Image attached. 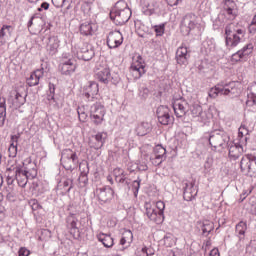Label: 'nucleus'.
Here are the masks:
<instances>
[{"label": "nucleus", "mask_w": 256, "mask_h": 256, "mask_svg": "<svg viewBox=\"0 0 256 256\" xmlns=\"http://www.w3.org/2000/svg\"><path fill=\"white\" fill-rule=\"evenodd\" d=\"M224 35L226 47H231L233 49L245 39L247 32L245 31V28L239 25V23L231 22L225 26Z\"/></svg>", "instance_id": "f257e3e1"}, {"label": "nucleus", "mask_w": 256, "mask_h": 256, "mask_svg": "<svg viewBox=\"0 0 256 256\" xmlns=\"http://www.w3.org/2000/svg\"><path fill=\"white\" fill-rule=\"evenodd\" d=\"M109 15L114 24L121 26L125 25V23L131 19L133 12L131 11V8H129L127 2L119 0L115 3V6L111 9Z\"/></svg>", "instance_id": "f03ea898"}, {"label": "nucleus", "mask_w": 256, "mask_h": 256, "mask_svg": "<svg viewBox=\"0 0 256 256\" xmlns=\"http://www.w3.org/2000/svg\"><path fill=\"white\" fill-rule=\"evenodd\" d=\"M208 141L212 149L223 151V149H227V145L231 141V136L225 130H213L209 134Z\"/></svg>", "instance_id": "7ed1b4c3"}, {"label": "nucleus", "mask_w": 256, "mask_h": 256, "mask_svg": "<svg viewBox=\"0 0 256 256\" xmlns=\"http://www.w3.org/2000/svg\"><path fill=\"white\" fill-rule=\"evenodd\" d=\"M95 79L103 85H109L110 83H112V85H117L119 84V81H121L119 75H111V69H109L107 66L96 67Z\"/></svg>", "instance_id": "20e7f679"}, {"label": "nucleus", "mask_w": 256, "mask_h": 256, "mask_svg": "<svg viewBox=\"0 0 256 256\" xmlns=\"http://www.w3.org/2000/svg\"><path fill=\"white\" fill-rule=\"evenodd\" d=\"M240 171L247 177H256V156L245 154L239 163Z\"/></svg>", "instance_id": "39448f33"}, {"label": "nucleus", "mask_w": 256, "mask_h": 256, "mask_svg": "<svg viewBox=\"0 0 256 256\" xmlns=\"http://www.w3.org/2000/svg\"><path fill=\"white\" fill-rule=\"evenodd\" d=\"M222 12L228 21H235L239 15V8L234 0L222 1Z\"/></svg>", "instance_id": "423d86ee"}, {"label": "nucleus", "mask_w": 256, "mask_h": 256, "mask_svg": "<svg viewBox=\"0 0 256 256\" xmlns=\"http://www.w3.org/2000/svg\"><path fill=\"white\" fill-rule=\"evenodd\" d=\"M105 113V106L100 102H96L90 107V119L94 125H101L105 121Z\"/></svg>", "instance_id": "0eeeda50"}, {"label": "nucleus", "mask_w": 256, "mask_h": 256, "mask_svg": "<svg viewBox=\"0 0 256 256\" xmlns=\"http://www.w3.org/2000/svg\"><path fill=\"white\" fill-rule=\"evenodd\" d=\"M62 58V63L59 65L60 73L62 75L71 76V74L75 73V70L77 69L75 58L69 54H63Z\"/></svg>", "instance_id": "6e6552de"}, {"label": "nucleus", "mask_w": 256, "mask_h": 256, "mask_svg": "<svg viewBox=\"0 0 256 256\" xmlns=\"http://www.w3.org/2000/svg\"><path fill=\"white\" fill-rule=\"evenodd\" d=\"M96 195L100 205H105V203H111L115 191L110 186H103L96 189Z\"/></svg>", "instance_id": "1a4fd4ad"}, {"label": "nucleus", "mask_w": 256, "mask_h": 256, "mask_svg": "<svg viewBox=\"0 0 256 256\" xmlns=\"http://www.w3.org/2000/svg\"><path fill=\"white\" fill-rule=\"evenodd\" d=\"M156 115L160 125H171L173 117L171 116V109L168 106L161 105L156 110Z\"/></svg>", "instance_id": "9d476101"}, {"label": "nucleus", "mask_w": 256, "mask_h": 256, "mask_svg": "<svg viewBox=\"0 0 256 256\" xmlns=\"http://www.w3.org/2000/svg\"><path fill=\"white\" fill-rule=\"evenodd\" d=\"M239 82L231 81V82H220V87L222 89V95L225 97H237L239 95Z\"/></svg>", "instance_id": "9b49d317"}, {"label": "nucleus", "mask_w": 256, "mask_h": 256, "mask_svg": "<svg viewBox=\"0 0 256 256\" xmlns=\"http://www.w3.org/2000/svg\"><path fill=\"white\" fill-rule=\"evenodd\" d=\"M98 93L99 84L95 81H89L82 88V95L86 101H93Z\"/></svg>", "instance_id": "f8f14e48"}, {"label": "nucleus", "mask_w": 256, "mask_h": 256, "mask_svg": "<svg viewBox=\"0 0 256 256\" xmlns=\"http://www.w3.org/2000/svg\"><path fill=\"white\" fill-rule=\"evenodd\" d=\"M106 43L109 49H117L123 45V34L119 30L109 32Z\"/></svg>", "instance_id": "ddd939ff"}, {"label": "nucleus", "mask_w": 256, "mask_h": 256, "mask_svg": "<svg viewBox=\"0 0 256 256\" xmlns=\"http://www.w3.org/2000/svg\"><path fill=\"white\" fill-rule=\"evenodd\" d=\"M195 27H197V15L193 13L186 14L181 22V29L189 35Z\"/></svg>", "instance_id": "4468645a"}, {"label": "nucleus", "mask_w": 256, "mask_h": 256, "mask_svg": "<svg viewBox=\"0 0 256 256\" xmlns=\"http://www.w3.org/2000/svg\"><path fill=\"white\" fill-rule=\"evenodd\" d=\"M29 167H25V170H23L22 166H16L15 167V179L19 185V187H26L27 182L29 181Z\"/></svg>", "instance_id": "2eb2a0df"}, {"label": "nucleus", "mask_w": 256, "mask_h": 256, "mask_svg": "<svg viewBox=\"0 0 256 256\" xmlns=\"http://www.w3.org/2000/svg\"><path fill=\"white\" fill-rule=\"evenodd\" d=\"M226 149H228V157L231 161H237V159L243 155L244 151L243 145L233 141L228 142Z\"/></svg>", "instance_id": "dca6fc26"}, {"label": "nucleus", "mask_w": 256, "mask_h": 256, "mask_svg": "<svg viewBox=\"0 0 256 256\" xmlns=\"http://www.w3.org/2000/svg\"><path fill=\"white\" fill-rule=\"evenodd\" d=\"M197 187L195 182H183V199L184 201H193L197 197Z\"/></svg>", "instance_id": "f3484780"}, {"label": "nucleus", "mask_w": 256, "mask_h": 256, "mask_svg": "<svg viewBox=\"0 0 256 256\" xmlns=\"http://www.w3.org/2000/svg\"><path fill=\"white\" fill-rule=\"evenodd\" d=\"M47 69V62L41 64V69L34 71L30 77L27 79L26 83L29 87H37L41 77H43V71Z\"/></svg>", "instance_id": "a211bd4d"}, {"label": "nucleus", "mask_w": 256, "mask_h": 256, "mask_svg": "<svg viewBox=\"0 0 256 256\" xmlns=\"http://www.w3.org/2000/svg\"><path fill=\"white\" fill-rule=\"evenodd\" d=\"M253 53V45L251 43L245 45L242 49L238 50L236 53L232 54V63H239L243 57H249Z\"/></svg>", "instance_id": "6ab92c4d"}, {"label": "nucleus", "mask_w": 256, "mask_h": 256, "mask_svg": "<svg viewBox=\"0 0 256 256\" xmlns=\"http://www.w3.org/2000/svg\"><path fill=\"white\" fill-rule=\"evenodd\" d=\"M95 57V48L91 45L82 47L77 51V59L81 61H91Z\"/></svg>", "instance_id": "aec40b11"}, {"label": "nucleus", "mask_w": 256, "mask_h": 256, "mask_svg": "<svg viewBox=\"0 0 256 256\" xmlns=\"http://www.w3.org/2000/svg\"><path fill=\"white\" fill-rule=\"evenodd\" d=\"M173 109L176 117H185V115H187V112L189 111V103H187V101L185 100L176 101L173 104Z\"/></svg>", "instance_id": "412c9836"}, {"label": "nucleus", "mask_w": 256, "mask_h": 256, "mask_svg": "<svg viewBox=\"0 0 256 256\" xmlns=\"http://www.w3.org/2000/svg\"><path fill=\"white\" fill-rule=\"evenodd\" d=\"M189 50L187 47L180 46L176 51V61L178 65H189Z\"/></svg>", "instance_id": "4be33fe9"}, {"label": "nucleus", "mask_w": 256, "mask_h": 256, "mask_svg": "<svg viewBox=\"0 0 256 256\" xmlns=\"http://www.w3.org/2000/svg\"><path fill=\"white\" fill-rule=\"evenodd\" d=\"M146 215L150 221L156 223V225H161L165 221V214H162L154 208H146Z\"/></svg>", "instance_id": "5701e85b"}, {"label": "nucleus", "mask_w": 256, "mask_h": 256, "mask_svg": "<svg viewBox=\"0 0 256 256\" xmlns=\"http://www.w3.org/2000/svg\"><path fill=\"white\" fill-rule=\"evenodd\" d=\"M94 141L90 142V147L95 149L96 151H99L101 147L105 145V141L107 139V133L105 132H99L93 137Z\"/></svg>", "instance_id": "b1692460"}, {"label": "nucleus", "mask_w": 256, "mask_h": 256, "mask_svg": "<svg viewBox=\"0 0 256 256\" xmlns=\"http://www.w3.org/2000/svg\"><path fill=\"white\" fill-rule=\"evenodd\" d=\"M58 191H61L63 195H67V193L71 192V189L75 187V184L73 183L72 178H63L59 183H58Z\"/></svg>", "instance_id": "393cba45"}, {"label": "nucleus", "mask_w": 256, "mask_h": 256, "mask_svg": "<svg viewBox=\"0 0 256 256\" xmlns=\"http://www.w3.org/2000/svg\"><path fill=\"white\" fill-rule=\"evenodd\" d=\"M59 37L57 36H50L48 38V43H47V52L49 55L53 57V55H57L59 51Z\"/></svg>", "instance_id": "a878e982"}, {"label": "nucleus", "mask_w": 256, "mask_h": 256, "mask_svg": "<svg viewBox=\"0 0 256 256\" xmlns=\"http://www.w3.org/2000/svg\"><path fill=\"white\" fill-rule=\"evenodd\" d=\"M61 165L66 171H75V169L79 167V156H74L73 158L62 160Z\"/></svg>", "instance_id": "bb28decb"}, {"label": "nucleus", "mask_w": 256, "mask_h": 256, "mask_svg": "<svg viewBox=\"0 0 256 256\" xmlns=\"http://www.w3.org/2000/svg\"><path fill=\"white\" fill-rule=\"evenodd\" d=\"M97 239L106 249H111L113 245H115V241L113 240V237H111V234H105L100 233L97 235Z\"/></svg>", "instance_id": "cd10ccee"}, {"label": "nucleus", "mask_w": 256, "mask_h": 256, "mask_svg": "<svg viewBox=\"0 0 256 256\" xmlns=\"http://www.w3.org/2000/svg\"><path fill=\"white\" fill-rule=\"evenodd\" d=\"M23 171H25V167H28L29 171H28V175L30 177L35 178L37 177V164H35V162H33V160H31V157L26 158L23 162Z\"/></svg>", "instance_id": "c85d7f7f"}, {"label": "nucleus", "mask_w": 256, "mask_h": 256, "mask_svg": "<svg viewBox=\"0 0 256 256\" xmlns=\"http://www.w3.org/2000/svg\"><path fill=\"white\" fill-rule=\"evenodd\" d=\"M130 69L135 75V79H141L145 73H147V70H145V65L141 64V62H138L137 64H132L130 66Z\"/></svg>", "instance_id": "c756f323"}, {"label": "nucleus", "mask_w": 256, "mask_h": 256, "mask_svg": "<svg viewBox=\"0 0 256 256\" xmlns=\"http://www.w3.org/2000/svg\"><path fill=\"white\" fill-rule=\"evenodd\" d=\"M95 27V24L91 22H84L80 25L79 31L81 35H84L85 37H89L95 33V30L93 29Z\"/></svg>", "instance_id": "7c9ffc66"}, {"label": "nucleus", "mask_w": 256, "mask_h": 256, "mask_svg": "<svg viewBox=\"0 0 256 256\" xmlns=\"http://www.w3.org/2000/svg\"><path fill=\"white\" fill-rule=\"evenodd\" d=\"M5 119H7V100L5 97H0V127L5 125Z\"/></svg>", "instance_id": "2f4dec72"}, {"label": "nucleus", "mask_w": 256, "mask_h": 256, "mask_svg": "<svg viewBox=\"0 0 256 256\" xmlns=\"http://www.w3.org/2000/svg\"><path fill=\"white\" fill-rule=\"evenodd\" d=\"M151 124L149 122H142L136 128V133L139 137H145L148 133H151Z\"/></svg>", "instance_id": "473e14b6"}, {"label": "nucleus", "mask_w": 256, "mask_h": 256, "mask_svg": "<svg viewBox=\"0 0 256 256\" xmlns=\"http://www.w3.org/2000/svg\"><path fill=\"white\" fill-rule=\"evenodd\" d=\"M133 243V232L131 230L125 229L122 233V237L120 239V245H126L129 247Z\"/></svg>", "instance_id": "72a5a7b5"}, {"label": "nucleus", "mask_w": 256, "mask_h": 256, "mask_svg": "<svg viewBox=\"0 0 256 256\" xmlns=\"http://www.w3.org/2000/svg\"><path fill=\"white\" fill-rule=\"evenodd\" d=\"M247 232V222L240 221L235 228V233L239 238V241L245 239V233Z\"/></svg>", "instance_id": "f704fd0d"}, {"label": "nucleus", "mask_w": 256, "mask_h": 256, "mask_svg": "<svg viewBox=\"0 0 256 256\" xmlns=\"http://www.w3.org/2000/svg\"><path fill=\"white\" fill-rule=\"evenodd\" d=\"M19 142V136L18 135H12L11 136V143L8 148L9 157H17V143Z\"/></svg>", "instance_id": "c9c22d12"}, {"label": "nucleus", "mask_w": 256, "mask_h": 256, "mask_svg": "<svg viewBox=\"0 0 256 256\" xmlns=\"http://www.w3.org/2000/svg\"><path fill=\"white\" fill-rule=\"evenodd\" d=\"M189 111L191 112L192 117H200L201 119H205V113L201 105L193 104L189 106Z\"/></svg>", "instance_id": "e433bc0d"}, {"label": "nucleus", "mask_w": 256, "mask_h": 256, "mask_svg": "<svg viewBox=\"0 0 256 256\" xmlns=\"http://www.w3.org/2000/svg\"><path fill=\"white\" fill-rule=\"evenodd\" d=\"M154 155L156 160L161 159L165 161V159H167V150L161 144H158L154 148Z\"/></svg>", "instance_id": "4c0bfd02"}, {"label": "nucleus", "mask_w": 256, "mask_h": 256, "mask_svg": "<svg viewBox=\"0 0 256 256\" xmlns=\"http://www.w3.org/2000/svg\"><path fill=\"white\" fill-rule=\"evenodd\" d=\"M11 35L13 33V26L3 25L0 29V45H5V35Z\"/></svg>", "instance_id": "58836bf2"}, {"label": "nucleus", "mask_w": 256, "mask_h": 256, "mask_svg": "<svg viewBox=\"0 0 256 256\" xmlns=\"http://www.w3.org/2000/svg\"><path fill=\"white\" fill-rule=\"evenodd\" d=\"M26 96L27 94L23 96L21 95V93L16 92L15 98L13 99V102H12L13 107H15V109H19V107H23V105H25V102L27 101L25 99Z\"/></svg>", "instance_id": "ea45409f"}, {"label": "nucleus", "mask_w": 256, "mask_h": 256, "mask_svg": "<svg viewBox=\"0 0 256 256\" xmlns=\"http://www.w3.org/2000/svg\"><path fill=\"white\" fill-rule=\"evenodd\" d=\"M213 229H215V224H213V222L209 220L204 221L201 227L202 235H205V237H207V235H209V233H211Z\"/></svg>", "instance_id": "a19ab883"}, {"label": "nucleus", "mask_w": 256, "mask_h": 256, "mask_svg": "<svg viewBox=\"0 0 256 256\" xmlns=\"http://www.w3.org/2000/svg\"><path fill=\"white\" fill-rule=\"evenodd\" d=\"M77 221H79V219H77V216H75V214L73 213H70L66 218V224L68 229H77Z\"/></svg>", "instance_id": "79ce46f5"}, {"label": "nucleus", "mask_w": 256, "mask_h": 256, "mask_svg": "<svg viewBox=\"0 0 256 256\" xmlns=\"http://www.w3.org/2000/svg\"><path fill=\"white\" fill-rule=\"evenodd\" d=\"M208 95L211 99H216V97H219V95H223L221 84L218 83L215 85V87L211 88Z\"/></svg>", "instance_id": "37998d69"}, {"label": "nucleus", "mask_w": 256, "mask_h": 256, "mask_svg": "<svg viewBox=\"0 0 256 256\" xmlns=\"http://www.w3.org/2000/svg\"><path fill=\"white\" fill-rule=\"evenodd\" d=\"M74 157H77V152H74L71 149H64L62 150L60 161H66L67 159H73Z\"/></svg>", "instance_id": "c03bdc74"}, {"label": "nucleus", "mask_w": 256, "mask_h": 256, "mask_svg": "<svg viewBox=\"0 0 256 256\" xmlns=\"http://www.w3.org/2000/svg\"><path fill=\"white\" fill-rule=\"evenodd\" d=\"M77 113H78V119L81 121V123H85L87 121V113L85 112L84 106H78L77 107Z\"/></svg>", "instance_id": "a18cd8bd"}, {"label": "nucleus", "mask_w": 256, "mask_h": 256, "mask_svg": "<svg viewBox=\"0 0 256 256\" xmlns=\"http://www.w3.org/2000/svg\"><path fill=\"white\" fill-rule=\"evenodd\" d=\"M152 29L156 33V37H163L165 35V24L162 23L160 25H154L152 26Z\"/></svg>", "instance_id": "49530a36"}, {"label": "nucleus", "mask_w": 256, "mask_h": 256, "mask_svg": "<svg viewBox=\"0 0 256 256\" xmlns=\"http://www.w3.org/2000/svg\"><path fill=\"white\" fill-rule=\"evenodd\" d=\"M48 87L47 99L48 101H53V103H55V84L49 83Z\"/></svg>", "instance_id": "de8ad7c7"}, {"label": "nucleus", "mask_w": 256, "mask_h": 256, "mask_svg": "<svg viewBox=\"0 0 256 256\" xmlns=\"http://www.w3.org/2000/svg\"><path fill=\"white\" fill-rule=\"evenodd\" d=\"M253 189H255V187L253 186L244 189L243 192L240 194L239 203H243L244 199H247V197H249V195L253 193Z\"/></svg>", "instance_id": "09e8293b"}, {"label": "nucleus", "mask_w": 256, "mask_h": 256, "mask_svg": "<svg viewBox=\"0 0 256 256\" xmlns=\"http://www.w3.org/2000/svg\"><path fill=\"white\" fill-rule=\"evenodd\" d=\"M80 174L82 175H89V162L84 160L79 164Z\"/></svg>", "instance_id": "8fccbe9b"}, {"label": "nucleus", "mask_w": 256, "mask_h": 256, "mask_svg": "<svg viewBox=\"0 0 256 256\" xmlns=\"http://www.w3.org/2000/svg\"><path fill=\"white\" fill-rule=\"evenodd\" d=\"M78 181L80 187H87L89 185V174H80Z\"/></svg>", "instance_id": "3c124183"}, {"label": "nucleus", "mask_w": 256, "mask_h": 256, "mask_svg": "<svg viewBox=\"0 0 256 256\" xmlns=\"http://www.w3.org/2000/svg\"><path fill=\"white\" fill-rule=\"evenodd\" d=\"M132 189L134 191V197H137L139 195V189H141V178H137V180H134L132 182Z\"/></svg>", "instance_id": "603ef678"}, {"label": "nucleus", "mask_w": 256, "mask_h": 256, "mask_svg": "<svg viewBox=\"0 0 256 256\" xmlns=\"http://www.w3.org/2000/svg\"><path fill=\"white\" fill-rule=\"evenodd\" d=\"M246 105L247 107H252V109H256V96L253 94H248Z\"/></svg>", "instance_id": "864d4df0"}, {"label": "nucleus", "mask_w": 256, "mask_h": 256, "mask_svg": "<svg viewBox=\"0 0 256 256\" xmlns=\"http://www.w3.org/2000/svg\"><path fill=\"white\" fill-rule=\"evenodd\" d=\"M203 47L207 54L213 53V51H215V44H213L211 41L204 42Z\"/></svg>", "instance_id": "5fc2aeb1"}, {"label": "nucleus", "mask_w": 256, "mask_h": 256, "mask_svg": "<svg viewBox=\"0 0 256 256\" xmlns=\"http://www.w3.org/2000/svg\"><path fill=\"white\" fill-rule=\"evenodd\" d=\"M29 205L32 211H39V209H41V204H39V201L37 199H31L29 201Z\"/></svg>", "instance_id": "6e6d98bb"}, {"label": "nucleus", "mask_w": 256, "mask_h": 256, "mask_svg": "<svg viewBox=\"0 0 256 256\" xmlns=\"http://www.w3.org/2000/svg\"><path fill=\"white\" fill-rule=\"evenodd\" d=\"M155 211L160 212V214L162 213V215H165V202L163 201H158L156 203V207L153 208Z\"/></svg>", "instance_id": "4d7b16f0"}, {"label": "nucleus", "mask_w": 256, "mask_h": 256, "mask_svg": "<svg viewBox=\"0 0 256 256\" xmlns=\"http://www.w3.org/2000/svg\"><path fill=\"white\" fill-rule=\"evenodd\" d=\"M163 241H164V245H166L167 247H171L172 243H173V235L171 234H166L163 237Z\"/></svg>", "instance_id": "13d9d810"}, {"label": "nucleus", "mask_w": 256, "mask_h": 256, "mask_svg": "<svg viewBox=\"0 0 256 256\" xmlns=\"http://www.w3.org/2000/svg\"><path fill=\"white\" fill-rule=\"evenodd\" d=\"M113 175L114 177H116V181H117V179H119L120 177H125V171H123V169L121 168H115L113 170Z\"/></svg>", "instance_id": "bf43d9fd"}, {"label": "nucleus", "mask_w": 256, "mask_h": 256, "mask_svg": "<svg viewBox=\"0 0 256 256\" xmlns=\"http://www.w3.org/2000/svg\"><path fill=\"white\" fill-rule=\"evenodd\" d=\"M70 234L73 236V239H81V231H79V228L70 229Z\"/></svg>", "instance_id": "052dcab7"}, {"label": "nucleus", "mask_w": 256, "mask_h": 256, "mask_svg": "<svg viewBox=\"0 0 256 256\" xmlns=\"http://www.w3.org/2000/svg\"><path fill=\"white\" fill-rule=\"evenodd\" d=\"M213 167V162L208 158L204 163V173H209Z\"/></svg>", "instance_id": "680f3d73"}, {"label": "nucleus", "mask_w": 256, "mask_h": 256, "mask_svg": "<svg viewBox=\"0 0 256 256\" xmlns=\"http://www.w3.org/2000/svg\"><path fill=\"white\" fill-rule=\"evenodd\" d=\"M30 252L27 248H20L18 251V256H29Z\"/></svg>", "instance_id": "e2e57ef3"}, {"label": "nucleus", "mask_w": 256, "mask_h": 256, "mask_svg": "<svg viewBox=\"0 0 256 256\" xmlns=\"http://www.w3.org/2000/svg\"><path fill=\"white\" fill-rule=\"evenodd\" d=\"M248 31L251 35H255L256 33V24L250 23L248 27Z\"/></svg>", "instance_id": "0e129e2a"}, {"label": "nucleus", "mask_w": 256, "mask_h": 256, "mask_svg": "<svg viewBox=\"0 0 256 256\" xmlns=\"http://www.w3.org/2000/svg\"><path fill=\"white\" fill-rule=\"evenodd\" d=\"M239 130H240L245 136L249 135V129L247 128V126H245V125L242 124V125L239 127Z\"/></svg>", "instance_id": "69168bd1"}, {"label": "nucleus", "mask_w": 256, "mask_h": 256, "mask_svg": "<svg viewBox=\"0 0 256 256\" xmlns=\"http://www.w3.org/2000/svg\"><path fill=\"white\" fill-rule=\"evenodd\" d=\"M250 95L256 96V82L250 86Z\"/></svg>", "instance_id": "338daca9"}, {"label": "nucleus", "mask_w": 256, "mask_h": 256, "mask_svg": "<svg viewBox=\"0 0 256 256\" xmlns=\"http://www.w3.org/2000/svg\"><path fill=\"white\" fill-rule=\"evenodd\" d=\"M209 256H221V254H219V249L214 248L210 251Z\"/></svg>", "instance_id": "774afa93"}]
</instances>
